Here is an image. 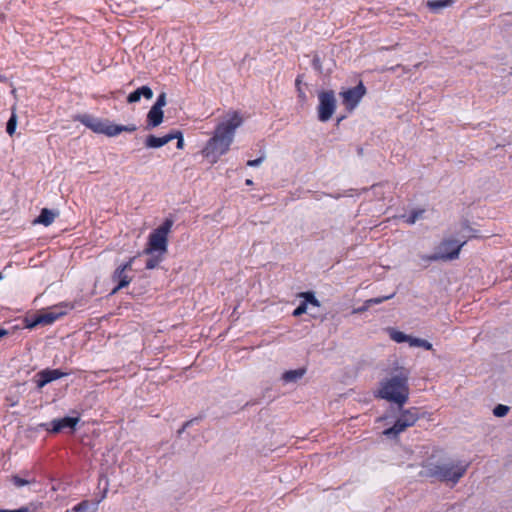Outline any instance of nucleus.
<instances>
[{
  "label": "nucleus",
  "mask_w": 512,
  "mask_h": 512,
  "mask_svg": "<svg viewBox=\"0 0 512 512\" xmlns=\"http://www.w3.org/2000/svg\"><path fill=\"white\" fill-rule=\"evenodd\" d=\"M243 123V119L237 112H229L216 126L213 136L202 150L204 157L211 163H216L226 154L234 140L235 131Z\"/></svg>",
  "instance_id": "obj_1"
},
{
  "label": "nucleus",
  "mask_w": 512,
  "mask_h": 512,
  "mask_svg": "<svg viewBox=\"0 0 512 512\" xmlns=\"http://www.w3.org/2000/svg\"><path fill=\"white\" fill-rule=\"evenodd\" d=\"M377 396L393 402L401 408L409 398L408 375L401 373L383 380Z\"/></svg>",
  "instance_id": "obj_2"
},
{
  "label": "nucleus",
  "mask_w": 512,
  "mask_h": 512,
  "mask_svg": "<svg viewBox=\"0 0 512 512\" xmlns=\"http://www.w3.org/2000/svg\"><path fill=\"white\" fill-rule=\"evenodd\" d=\"M467 465L460 462H445L431 464L425 467L423 474L434 477L439 481L456 484L465 474Z\"/></svg>",
  "instance_id": "obj_3"
},
{
  "label": "nucleus",
  "mask_w": 512,
  "mask_h": 512,
  "mask_svg": "<svg viewBox=\"0 0 512 512\" xmlns=\"http://www.w3.org/2000/svg\"><path fill=\"white\" fill-rule=\"evenodd\" d=\"M173 226L172 219H166L163 224L156 228L148 238L147 247L144 250L145 254L153 255L159 254L164 256L168 248V235Z\"/></svg>",
  "instance_id": "obj_4"
},
{
  "label": "nucleus",
  "mask_w": 512,
  "mask_h": 512,
  "mask_svg": "<svg viewBox=\"0 0 512 512\" xmlns=\"http://www.w3.org/2000/svg\"><path fill=\"white\" fill-rule=\"evenodd\" d=\"M81 122L92 131L109 137L116 136L122 132H134L136 130V126L133 124L116 125L108 120H101L88 115L81 117Z\"/></svg>",
  "instance_id": "obj_5"
},
{
  "label": "nucleus",
  "mask_w": 512,
  "mask_h": 512,
  "mask_svg": "<svg viewBox=\"0 0 512 512\" xmlns=\"http://www.w3.org/2000/svg\"><path fill=\"white\" fill-rule=\"evenodd\" d=\"M465 241L455 238H444L435 248L432 255L426 257L428 261H452L458 259Z\"/></svg>",
  "instance_id": "obj_6"
},
{
  "label": "nucleus",
  "mask_w": 512,
  "mask_h": 512,
  "mask_svg": "<svg viewBox=\"0 0 512 512\" xmlns=\"http://www.w3.org/2000/svg\"><path fill=\"white\" fill-rule=\"evenodd\" d=\"M418 420L416 409L401 410L400 416L397 418L393 426L385 429L383 435L388 438H395L408 427L413 426Z\"/></svg>",
  "instance_id": "obj_7"
},
{
  "label": "nucleus",
  "mask_w": 512,
  "mask_h": 512,
  "mask_svg": "<svg viewBox=\"0 0 512 512\" xmlns=\"http://www.w3.org/2000/svg\"><path fill=\"white\" fill-rule=\"evenodd\" d=\"M319 105L317 107L318 119L327 122L336 110V99L333 91H321L318 94Z\"/></svg>",
  "instance_id": "obj_8"
},
{
  "label": "nucleus",
  "mask_w": 512,
  "mask_h": 512,
  "mask_svg": "<svg viewBox=\"0 0 512 512\" xmlns=\"http://www.w3.org/2000/svg\"><path fill=\"white\" fill-rule=\"evenodd\" d=\"M67 313V306H54L51 309L44 311L40 315H38L34 321L29 324L28 328H34L37 325H50L54 323L61 316H64Z\"/></svg>",
  "instance_id": "obj_9"
},
{
  "label": "nucleus",
  "mask_w": 512,
  "mask_h": 512,
  "mask_svg": "<svg viewBox=\"0 0 512 512\" xmlns=\"http://www.w3.org/2000/svg\"><path fill=\"white\" fill-rule=\"evenodd\" d=\"M365 93L366 89L362 82H360L356 87L342 91L340 95L346 108L353 110L360 103Z\"/></svg>",
  "instance_id": "obj_10"
},
{
  "label": "nucleus",
  "mask_w": 512,
  "mask_h": 512,
  "mask_svg": "<svg viewBox=\"0 0 512 512\" xmlns=\"http://www.w3.org/2000/svg\"><path fill=\"white\" fill-rule=\"evenodd\" d=\"M79 421V417H64L61 419H54L50 424H41L40 427L53 433H59L65 429H69L73 432Z\"/></svg>",
  "instance_id": "obj_11"
},
{
  "label": "nucleus",
  "mask_w": 512,
  "mask_h": 512,
  "mask_svg": "<svg viewBox=\"0 0 512 512\" xmlns=\"http://www.w3.org/2000/svg\"><path fill=\"white\" fill-rule=\"evenodd\" d=\"M135 258H131L126 264L118 267L112 276L113 281L117 282V286L112 290V294L116 293L118 290L128 286L132 280L130 276H128L127 271L132 269V264Z\"/></svg>",
  "instance_id": "obj_12"
},
{
  "label": "nucleus",
  "mask_w": 512,
  "mask_h": 512,
  "mask_svg": "<svg viewBox=\"0 0 512 512\" xmlns=\"http://www.w3.org/2000/svg\"><path fill=\"white\" fill-rule=\"evenodd\" d=\"M65 375V373L61 372L58 369L43 370L37 373L36 375L37 386L38 388H43L46 384L50 383L51 381L57 380Z\"/></svg>",
  "instance_id": "obj_13"
},
{
  "label": "nucleus",
  "mask_w": 512,
  "mask_h": 512,
  "mask_svg": "<svg viewBox=\"0 0 512 512\" xmlns=\"http://www.w3.org/2000/svg\"><path fill=\"white\" fill-rule=\"evenodd\" d=\"M141 97H144L147 100L152 99L153 97V91L148 86H142L135 90L134 92L130 93L127 97L128 103H136L140 101Z\"/></svg>",
  "instance_id": "obj_14"
},
{
  "label": "nucleus",
  "mask_w": 512,
  "mask_h": 512,
  "mask_svg": "<svg viewBox=\"0 0 512 512\" xmlns=\"http://www.w3.org/2000/svg\"><path fill=\"white\" fill-rule=\"evenodd\" d=\"M172 140H174V136L170 135V133L162 137L149 135L146 138L145 145L147 148H160L168 144Z\"/></svg>",
  "instance_id": "obj_15"
},
{
  "label": "nucleus",
  "mask_w": 512,
  "mask_h": 512,
  "mask_svg": "<svg viewBox=\"0 0 512 512\" xmlns=\"http://www.w3.org/2000/svg\"><path fill=\"white\" fill-rule=\"evenodd\" d=\"M58 215L59 213L57 211L50 210L48 208H43L41 210L40 215L33 221V223L49 226L53 223V221Z\"/></svg>",
  "instance_id": "obj_16"
},
{
  "label": "nucleus",
  "mask_w": 512,
  "mask_h": 512,
  "mask_svg": "<svg viewBox=\"0 0 512 512\" xmlns=\"http://www.w3.org/2000/svg\"><path fill=\"white\" fill-rule=\"evenodd\" d=\"M163 115V110L152 106L147 114L148 125L153 128L159 126L163 121Z\"/></svg>",
  "instance_id": "obj_17"
},
{
  "label": "nucleus",
  "mask_w": 512,
  "mask_h": 512,
  "mask_svg": "<svg viewBox=\"0 0 512 512\" xmlns=\"http://www.w3.org/2000/svg\"><path fill=\"white\" fill-rule=\"evenodd\" d=\"M306 373V369L298 368L295 370H289L282 374V380L285 383H295L299 381Z\"/></svg>",
  "instance_id": "obj_18"
},
{
  "label": "nucleus",
  "mask_w": 512,
  "mask_h": 512,
  "mask_svg": "<svg viewBox=\"0 0 512 512\" xmlns=\"http://www.w3.org/2000/svg\"><path fill=\"white\" fill-rule=\"evenodd\" d=\"M408 344L410 347H421L426 350L432 349V344L427 340L409 336Z\"/></svg>",
  "instance_id": "obj_19"
},
{
  "label": "nucleus",
  "mask_w": 512,
  "mask_h": 512,
  "mask_svg": "<svg viewBox=\"0 0 512 512\" xmlns=\"http://www.w3.org/2000/svg\"><path fill=\"white\" fill-rule=\"evenodd\" d=\"M424 210L423 209H417V210H414L412 211L409 215L407 216H403L405 222L409 225H413L415 224L418 220L422 219L423 218V214H424Z\"/></svg>",
  "instance_id": "obj_20"
},
{
  "label": "nucleus",
  "mask_w": 512,
  "mask_h": 512,
  "mask_svg": "<svg viewBox=\"0 0 512 512\" xmlns=\"http://www.w3.org/2000/svg\"><path fill=\"white\" fill-rule=\"evenodd\" d=\"M78 512H96L98 503H91L89 501H82L75 506Z\"/></svg>",
  "instance_id": "obj_21"
},
{
  "label": "nucleus",
  "mask_w": 512,
  "mask_h": 512,
  "mask_svg": "<svg viewBox=\"0 0 512 512\" xmlns=\"http://www.w3.org/2000/svg\"><path fill=\"white\" fill-rule=\"evenodd\" d=\"M389 335H390V338L397 343H403V342L408 343L409 336H410V335H407V334H405L401 331L395 330V329H391L389 331Z\"/></svg>",
  "instance_id": "obj_22"
},
{
  "label": "nucleus",
  "mask_w": 512,
  "mask_h": 512,
  "mask_svg": "<svg viewBox=\"0 0 512 512\" xmlns=\"http://www.w3.org/2000/svg\"><path fill=\"white\" fill-rule=\"evenodd\" d=\"M451 0H433L427 3L428 7L434 11H439L445 7L451 5Z\"/></svg>",
  "instance_id": "obj_23"
},
{
  "label": "nucleus",
  "mask_w": 512,
  "mask_h": 512,
  "mask_svg": "<svg viewBox=\"0 0 512 512\" xmlns=\"http://www.w3.org/2000/svg\"><path fill=\"white\" fill-rule=\"evenodd\" d=\"M301 297L304 299L303 303H306L307 306H308V304H310V305H312L314 307H319L320 306L319 301L314 296V294L311 293V292H304V293L301 294Z\"/></svg>",
  "instance_id": "obj_24"
},
{
  "label": "nucleus",
  "mask_w": 512,
  "mask_h": 512,
  "mask_svg": "<svg viewBox=\"0 0 512 512\" xmlns=\"http://www.w3.org/2000/svg\"><path fill=\"white\" fill-rule=\"evenodd\" d=\"M16 126H17V116L15 113H12L10 119L8 120V123H7V133L11 136L14 134L15 130H16Z\"/></svg>",
  "instance_id": "obj_25"
},
{
  "label": "nucleus",
  "mask_w": 512,
  "mask_h": 512,
  "mask_svg": "<svg viewBox=\"0 0 512 512\" xmlns=\"http://www.w3.org/2000/svg\"><path fill=\"white\" fill-rule=\"evenodd\" d=\"M163 259V256L159 254H153L152 257L147 261L146 268L154 269Z\"/></svg>",
  "instance_id": "obj_26"
},
{
  "label": "nucleus",
  "mask_w": 512,
  "mask_h": 512,
  "mask_svg": "<svg viewBox=\"0 0 512 512\" xmlns=\"http://www.w3.org/2000/svg\"><path fill=\"white\" fill-rule=\"evenodd\" d=\"M11 481L17 487H22V486L28 485L30 483H34V480H25V479L20 478L17 475L12 476Z\"/></svg>",
  "instance_id": "obj_27"
},
{
  "label": "nucleus",
  "mask_w": 512,
  "mask_h": 512,
  "mask_svg": "<svg viewBox=\"0 0 512 512\" xmlns=\"http://www.w3.org/2000/svg\"><path fill=\"white\" fill-rule=\"evenodd\" d=\"M394 296V294H391V295H388V296H384V297H377V298H372V299H369L366 301V306L369 307L371 305H374V304H380L386 300H389L391 299L392 297Z\"/></svg>",
  "instance_id": "obj_28"
},
{
  "label": "nucleus",
  "mask_w": 512,
  "mask_h": 512,
  "mask_svg": "<svg viewBox=\"0 0 512 512\" xmlns=\"http://www.w3.org/2000/svg\"><path fill=\"white\" fill-rule=\"evenodd\" d=\"M508 411L509 408L507 406L499 404L494 408L493 413L497 417H503L508 413Z\"/></svg>",
  "instance_id": "obj_29"
},
{
  "label": "nucleus",
  "mask_w": 512,
  "mask_h": 512,
  "mask_svg": "<svg viewBox=\"0 0 512 512\" xmlns=\"http://www.w3.org/2000/svg\"><path fill=\"white\" fill-rule=\"evenodd\" d=\"M166 103H167V101H166V93L162 92L158 96V98H157V100H156V102L154 103L153 106L162 110V108L166 105Z\"/></svg>",
  "instance_id": "obj_30"
},
{
  "label": "nucleus",
  "mask_w": 512,
  "mask_h": 512,
  "mask_svg": "<svg viewBox=\"0 0 512 512\" xmlns=\"http://www.w3.org/2000/svg\"><path fill=\"white\" fill-rule=\"evenodd\" d=\"M170 135L174 136V139H177V148L182 149L184 147V140L182 133L180 131H176L173 133H170Z\"/></svg>",
  "instance_id": "obj_31"
},
{
  "label": "nucleus",
  "mask_w": 512,
  "mask_h": 512,
  "mask_svg": "<svg viewBox=\"0 0 512 512\" xmlns=\"http://www.w3.org/2000/svg\"><path fill=\"white\" fill-rule=\"evenodd\" d=\"M308 311V307L306 305V303H302L300 306H298L294 312H293V315L294 316H300L304 313H306Z\"/></svg>",
  "instance_id": "obj_32"
},
{
  "label": "nucleus",
  "mask_w": 512,
  "mask_h": 512,
  "mask_svg": "<svg viewBox=\"0 0 512 512\" xmlns=\"http://www.w3.org/2000/svg\"><path fill=\"white\" fill-rule=\"evenodd\" d=\"M264 158L263 157H259L257 159H254V160H249L247 162V165L250 166V167H258L262 164Z\"/></svg>",
  "instance_id": "obj_33"
},
{
  "label": "nucleus",
  "mask_w": 512,
  "mask_h": 512,
  "mask_svg": "<svg viewBox=\"0 0 512 512\" xmlns=\"http://www.w3.org/2000/svg\"><path fill=\"white\" fill-rule=\"evenodd\" d=\"M3 512H29V509L26 508V507H22L20 509H16V510H5Z\"/></svg>",
  "instance_id": "obj_34"
},
{
  "label": "nucleus",
  "mask_w": 512,
  "mask_h": 512,
  "mask_svg": "<svg viewBox=\"0 0 512 512\" xmlns=\"http://www.w3.org/2000/svg\"><path fill=\"white\" fill-rule=\"evenodd\" d=\"M7 334V331L5 329H0V338L5 336Z\"/></svg>",
  "instance_id": "obj_35"
},
{
  "label": "nucleus",
  "mask_w": 512,
  "mask_h": 512,
  "mask_svg": "<svg viewBox=\"0 0 512 512\" xmlns=\"http://www.w3.org/2000/svg\"><path fill=\"white\" fill-rule=\"evenodd\" d=\"M299 97L302 98L303 100L305 99V94L299 89Z\"/></svg>",
  "instance_id": "obj_36"
},
{
  "label": "nucleus",
  "mask_w": 512,
  "mask_h": 512,
  "mask_svg": "<svg viewBox=\"0 0 512 512\" xmlns=\"http://www.w3.org/2000/svg\"><path fill=\"white\" fill-rule=\"evenodd\" d=\"M246 184H247V185H252V184H253V182H252V180H251V179H247V180H246Z\"/></svg>",
  "instance_id": "obj_37"
},
{
  "label": "nucleus",
  "mask_w": 512,
  "mask_h": 512,
  "mask_svg": "<svg viewBox=\"0 0 512 512\" xmlns=\"http://www.w3.org/2000/svg\"><path fill=\"white\" fill-rule=\"evenodd\" d=\"M68 512H78L75 506L72 509H68Z\"/></svg>",
  "instance_id": "obj_38"
},
{
  "label": "nucleus",
  "mask_w": 512,
  "mask_h": 512,
  "mask_svg": "<svg viewBox=\"0 0 512 512\" xmlns=\"http://www.w3.org/2000/svg\"><path fill=\"white\" fill-rule=\"evenodd\" d=\"M2 279H3V276H2V274H0V281H1Z\"/></svg>",
  "instance_id": "obj_39"
},
{
  "label": "nucleus",
  "mask_w": 512,
  "mask_h": 512,
  "mask_svg": "<svg viewBox=\"0 0 512 512\" xmlns=\"http://www.w3.org/2000/svg\"><path fill=\"white\" fill-rule=\"evenodd\" d=\"M4 510H0V512H3Z\"/></svg>",
  "instance_id": "obj_40"
},
{
  "label": "nucleus",
  "mask_w": 512,
  "mask_h": 512,
  "mask_svg": "<svg viewBox=\"0 0 512 512\" xmlns=\"http://www.w3.org/2000/svg\"><path fill=\"white\" fill-rule=\"evenodd\" d=\"M65 512H68V510H66Z\"/></svg>",
  "instance_id": "obj_41"
}]
</instances>
